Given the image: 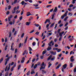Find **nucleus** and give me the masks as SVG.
Returning <instances> with one entry per match:
<instances>
[{"label": "nucleus", "mask_w": 76, "mask_h": 76, "mask_svg": "<svg viewBox=\"0 0 76 76\" xmlns=\"http://www.w3.org/2000/svg\"><path fill=\"white\" fill-rule=\"evenodd\" d=\"M6 57H8L7 58H6L5 59V66H6L7 64V62L9 61V59L10 58V56H9V55L7 54L6 55Z\"/></svg>", "instance_id": "obj_1"}, {"label": "nucleus", "mask_w": 76, "mask_h": 76, "mask_svg": "<svg viewBox=\"0 0 76 76\" xmlns=\"http://www.w3.org/2000/svg\"><path fill=\"white\" fill-rule=\"evenodd\" d=\"M66 67H67V64H65L61 68V71L63 72H64V69H66Z\"/></svg>", "instance_id": "obj_2"}, {"label": "nucleus", "mask_w": 76, "mask_h": 76, "mask_svg": "<svg viewBox=\"0 0 76 76\" xmlns=\"http://www.w3.org/2000/svg\"><path fill=\"white\" fill-rule=\"evenodd\" d=\"M53 40H51V41L49 43H48V45L49 46H50V47H52L51 45V44H52V45H54V43H53Z\"/></svg>", "instance_id": "obj_3"}, {"label": "nucleus", "mask_w": 76, "mask_h": 76, "mask_svg": "<svg viewBox=\"0 0 76 76\" xmlns=\"http://www.w3.org/2000/svg\"><path fill=\"white\" fill-rule=\"evenodd\" d=\"M12 17L13 16H12V15H11L10 16L8 17V22H10V21L11 20V19L12 18Z\"/></svg>", "instance_id": "obj_4"}, {"label": "nucleus", "mask_w": 76, "mask_h": 76, "mask_svg": "<svg viewBox=\"0 0 76 76\" xmlns=\"http://www.w3.org/2000/svg\"><path fill=\"white\" fill-rule=\"evenodd\" d=\"M57 7H56L54 10L53 11V13L54 12H57Z\"/></svg>", "instance_id": "obj_5"}, {"label": "nucleus", "mask_w": 76, "mask_h": 76, "mask_svg": "<svg viewBox=\"0 0 76 76\" xmlns=\"http://www.w3.org/2000/svg\"><path fill=\"white\" fill-rule=\"evenodd\" d=\"M61 64H59L58 65L56 68V69H58L60 67V66H61Z\"/></svg>", "instance_id": "obj_6"}, {"label": "nucleus", "mask_w": 76, "mask_h": 76, "mask_svg": "<svg viewBox=\"0 0 76 76\" xmlns=\"http://www.w3.org/2000/svg\"><path fill=\"white\" fill-rule=\"evenodd\" d=\"M51 50V48L50 46H48L47 49V51H50Z\"/></svg>", "instance_id": "obj_7"}, {"label": "nucleus", "mask_w": 76, "mask_h": 76, "mask_svg": "<svg viewBox=\"0 0 76 76\" xmlns=\"http://www.w3.org/2000/svg\"><path fill=\"white\" fill-rule=\"evenodd\" d=\"M30 23H31V22H27L26 23V25L29 26L30 25Z\"/></svg>", "instance_id": "obj_8"}, {"label": "nucleus", "mask_w": 76, "mask_h": 76, "mask_svg": "<svg viewBox=\"0 0 76 76\" xmlns=\"http://www.w3.org/2000/svg\"><path fill=\"white\" fill-rule=\"evenodd\" d=\"M28 36H27L24 41V44H26V41H27V40L28 39Z\"/></svg>", "instance_id": "obj_9"}, {"label": "nucleus", "mask_w": 76, "mask_h": 76, "mask_svg": "<svg viewBox=\"0 0 76 76\" xmlns=\"http://www.w3.org/2000/svg\"><path fill=\"white\" fill-rule=\"evenodd\" d=\"M56 15V13H54L52 15V16L51 18V19H52V20H53L54 19V15Z\"/></svg>", "instance_id": "obj_10"}, {"label": "nucleus", "mask_w": 76, "mask_h": 76, "mask_svg": "<svg viewBox=\"0 0 76 76\" xmlns=\"http://www.w3.org/2000/svg\"><path fill=\"white\" fill-rule=\"evenodd\" d=\"M52 57V55H50L49 57L48 58L47 60H49L51 59V58Z\"/></svg>", "instance_id": "obj_11"}, {"label": "nucleus", "mask_w": 76, "mask_h": 76, "mask_svg": "<svg viewBox=\"0 0 76 76\" xmlns=\"http://www.w3.org/2000/svg\"><path fill=\"white\" fill-rule=\"evenodd\" d=\"M20 10L19 11L18 10H17L16 12V14H18V13H20Z\"/></svg>", "instance_id": "obj_12"}, {"label": "nucleus", "mask_w": 76, "mask_h": 76, "mask_svg": "<svg viewBox=\"0 0 76 76\" xmlns=\"http://www.w3.org/2000/svg\"><path fill=\"white\" fill-rule=\"evenodd\" d=\"M3 61V58H1L0 59V63H1L2 61Z\"/></svg>", "instance_id": "obj_13"}, {"label": "nucleus", "mask_w": 76, "mask_h": 76, "mask_svg": "<svg viewBox=\"0 0 76 76\" xmlns=\"http://www.w3.org/2000/svg\"><path fill=\"white\" fill-rule=\"evenodd\" d=\"M11 36H12V33L11 32H9V37H11Z\"/></svg>", "instance_id": "obj_14"}, {"label": "nucleus", "mask_w": 76, "mask_h": 76, "mask_svg": "<svg viewBox=\"0 0 76 76\" xmlns=\"http://www.w3.org/2000/svg\"><path fill=\"white\" fill-rule=\"evenodd\" d=\"M45 69V66H44L43 67V66H41V67L40 68V70H42V69Z\"/></svg>", "instance_id": "obj_15"}, {"label": "nucleus", "mask_w": 76, "mask_h": 76, "mask_svg": "<svg viewBox=\"0 0 76 76\" xmlns=\"http://www.w3.org/2000/svg\"><path fill=\"white\" fill-rule=\"evenodd\" d=\"M47 53V51H43L42 53V54L43 55H44V54H45V53Z\"/></svg>", "instance_id": "obj_16"}, {"label": "nucleus", "mask_w": 76, "mask_h": 76, "mask_svg": "<svg viewBox=\"0 0 76 76\" xmlns=\"http://www.w3.org/2000/svg\"><path fill=\"white\" fill-rule=\"evenodd\" d=\"M30 12H28L26 14V16H29L30 15Z\"/></svg>", "instance_id": "obj_17"}, {"label": "nucleus", "mask_w": 76, "mask_h": 76, "mask_svg": "<svg viewBox=\"0 0 76 76\" xmlns=\"http://www.w3.org/2000/svg\"><path fill=\"white\" fill-rule=\"evenodd\" d=\"M54 23H52L51 24V25L50 26V28H52V27H53V26H54Z\"/></svg>", "instance_id": "obj_18"}, {"label": "nucleus", "mask_w": 76, "mask_h": 76, "mask_svg": "<svg viewBox=\"0 0 76 76\" xmlns=\"http://www.w3.org/2000/svg\"><path fill=\"white\" fill-rule=\"evenodd\" d=\"M37 66H38V64H35L34 67V69H36V67H37Z\"/></svg>", "instance_id": "obj_19"}, {"label": "nucleus", "mask_w": 76, "mask_h": 76, "mask_svg": "<svg viewBox=\"0 0 76 76\" xmlns=\"http://www.w3.org/2000/svg\"><path fill=\"white\" fill-rule=\"evenodd\" d=\"M35 72L34 71H32L31 72V75H33V74H35Z\"/></svg>", "instance_id": "obj_20"}, {"label": "nucleus", "mask_w": 76, "mask_h": 76, "mask_svg": "<svg viewBox=\"0 0 76 76\" xmlns=\"http://www.w3.org/2000/svg\"><path fill=\"white\" fill-rule=\"evenodd\" d=\"M9 24L10 25H12L13 24V22H12V21H10V22L9 23Z\"/></svg>", "instance_id": "obj_21"}, {"label": "nucleus", "mask_w": 76, "mask_h": 76, "mask_svg": "<svg viewBox=\"0 0 76 76\" xmlns=\"http://www.w3.org/2000/svg\"><path fill=\"white\" fill-rule=\"evenodd\" d=\"M20 67H21V65H19L18 66V70H19V69H20Z\"/></svg>", "instance_id": "obj_22"}, {"label": "nucleus", "mask_w": 76, "mask_h": 76, "mask_svg": "<svg viewBox=\"0 0 76 76\" xmlns=\"http://www.w3.org/2000/svg\"><path fill=\"white\" fill-rule=\"evenodd\" d=\"M12 13L13 14H14V13H16V11H15V10H12Z\"/></svg>", "instance_id": "obj_23"}, {"label": "nucleus", "mask_w": 76, "mask_h": 76, "mask_svg": "<svg viewBox=\"0 0 76 76\" xmlns=\"http://www.w3.org/2000/svg\"><path fill=\"white\" fill-rule=\"evenodd\" d=\"M34 32V30H31L29 33V34H32V33H33Z\"/></svg>", "instance_id": "obj_24"}, {"label": "nucleus", "mask_w": 76, "mask_h": 76, "mask_svg": "<svg viewBox=\"0 0 76 76\" xmlns=\"http://www.w3.org/2000/svg\"><path fill=\"white\" fill-rule=\"evenodd\" d=\"M21 4H22V5H24L25 4V2H24V1H22V2L21 3Z\"/></svg>", "instance_id": "obj_25"}, {"label": "nucleus", "mask_w": 76, "mask_h": 76, "mask_svg": "<svg viewBox=\"0 0 76 76\" xmlns=\"http://www.w3.org/2000/svg\"><path fill=\"white\" fill-rule=\"evenodd\" d=\"M8 47V45H6V46L5 48V50L6 51V50H7V47Z\"/></svg>", "instance_id": "obj_26"}, {"label": "nucleus", "mask_w": 76, "mask_h": 76, "mask_svg": "<svg viewBox=\"0 0 76 76\" xmlns=\"http://www.w3.org/2000/svg\"><path fill=\"white\" fill-rule=\"evenodd\" d=\"M32 44L33 46H35V44H36V43L35 42H34L32 43Z\"/></svg>", "instance_id": "obj_27"}, {"label": "nucleus", "mask_w": 76, "mask_h": 76, "mask_svg": "<svg viewBox=\"0 0 76 76\" xmlns=\"http://www.w3.org/2000/svg\"><path fill=\"white\" fill-rule=\"evenodd\" d=\"M34 25L35 26H37V27H38V26H39V24H37L36 23H35V24H34Z\"/></svg>", "instance_id": "obj_28"}, {"label": "nucleus", "mask_w": 76, "mask_h": 76, "mask_svg": "<svg viewBox=\"0 0 76 76\" xmlns=\"http://www.w3.org/2000/svg\"><path fill=\"white\" fill-rule=\"evenodd\" d=\"M28 48L29 49V51H31L32 50V49L31 48V47H29Z\"/></svg>", "instance_id": "obj_29"}, {"label": "nucleus", "mask_w": 76, "mask_h": 76, "mask_svg": "<svg viewBox=\"0 0 76 76\" xmlns=\"http://www.w3.org/2000/svg\"><path fill=\"white\" fill-rule=\"evenodd\" d=\"M8 74H9V72H7L5 73V76H8Z\"/></svg>", "instance_id": "obj_30"}, {"label": "nucleus", "mask_w": 76, "mask_h": 76, "mask_svg": "<svg viewBox=\"0 0 76 76\" xmlns=\"http://www.w3.org/2000/svg\"><path fill=\"white\" fill-rule=\"evenodd\" d=\"M12 22H13V25H14V24H15V20L13 19L12 20Z\"/></svg>", "instance_id": "obj_31"}, {"label": "nucleus", "mask_w": 76, "mask_h": 76, "mask_svg": "<svg viewBox=\"0 0 76 76\" xmlns=\"http://www.w3.org/2000/svg\"><path fill=\"white\" fill-rule=\"evenodd\" d=\"M26 50H25L23 53V55H25V54L26 53Z\"/></svg>", "instance_id": "obj_32"}, {"label": "nucleus", "mask_w": 76, "mask_h": 76, "mask_svg": "<svg viewBox=\"0 0 76 76\" xmlns=\"http://www.w3.org/2000/svg\"><path fill=\"white\" fill-rule=\"evenodd\" d=\"M30 74V71H29L27 73L26 75L27 76L29 75Z\"/></svg>", "instance_id": "obj_33"}, {"label": "nucleus", "mask_w": 76, "mask_h": 76, "mask_svg": "<svg viewBox=\"0 0 76 76\" xmlns=\"http://www.w3.org/2000/svg\"><path fill=\"white\" fill-rule=\"evenodd\" d=\"M70 67H73V64H72V63H70Z\"/></svg>", "instance_id": "obj_34"}, {"label": "nucleus", "mask_w": 76, "mask_h": 76, "mask_svg": "<svg viewBox=\"0 0 76 76\" xmlns=\"http://www.w3.org/2000/svg\"><path fill=\"white\" fill-rule=\"evenodd\" d=\"M60 31H61V29H58L57 31L58 33L60 34Z\"/></svg>", "instance_id": "obj_35"}, {"label": "nucleus", "mask_w": 76, "mask_h": 76, "mask_svg": "<svg viewBox=\"0 0 76 76\" xmlns=\"http://www.w3.org/2000/svg\"><path fill=\"white\" fill-rule=\"evenodd\" d=\"M23 18V17H22V16H21L19 18L20 20H22V19Z\"/></svg>", "instance_id": "obj_36"}, {"label": "nucleus", "mask_w": 76, "mask_h": 76, "mask_svg": "<svg viewBox=\"0 0 76 76\" xmlns=\"http://www.w3.org/2000/svg\"><path fill=\"white\" fill-rule=\"evenodd\" d=\"M17 1H18V0H15L14 2V4H16V3H17Z\"/></svg>", "instance_id": "obj_37"}, {"label": "nucleus", "mask_w": 76, "mask_h": 76, "mask_svg": "<svg viewBox=\"0 0 76 76\" xmlns=\"http://www.w3.org/2000/svg\"><path fill=\"white\" fill-rule=\"evenodd\" d=\"M39 34V32L38 31H37V32H36L35 34H36L37 35H38Z\"/></svg>", "instance_id": "obj_38"}, {"label": "nucleus", "mask_w": 76, "mask_h": 76, "mask_svg": "<svg viewBox=\"0 0 76 76\" xmlns=\"http://www.w3.org/2000/svg\"><path fill=\"white\" fill-rule=\"evenodd\" d=\"M13 69H14V67H12V68L11 69V72H12L13 70Z\"/></svg>", "instance_id": "obj_39"}, {"label": "nucleus", "mask_w": 76, "mask_h": 76, "mask_svg": "<svg viewBox=\"0 0 76 76\" xmlns=\"http://www.w3.org/2000/svg\"><path fill=\"white\" fill-rule=\"evenodd\" d=\"M52 65V64L51 63H50V64H49L48 66V68H50V66H51Z\"/></svg>", "instance_id": "obj_40"}, {"label": "nucleus", "mask_w": 76, "mask_h": 76, "mask_svg": "<svg viewBox=\"0 0 76 76\" xmlns=\"http://www.w3.org/2000/svg\"><path fill=\"white\" fill-rule=\"evenodd\" d=\"M7 38L6 37L5 39V42H7Z\"/></svg>", "instance_id": "obj_41"}, {"label": "nucleus", "mask_w": 76, "mask_h": 76, "mask_svg": "<svg viewBox=\"0 0 76 76\" xmlns=\"http://www.w3.org/2000/svg\"><path fill=\"white\" fill-rule=\"evenodd\" d=\"M73 7V5L72 4H70L69 6V7Z\"/></svg>", "instance_id": "obj_42"}, {"label": "nucleus", "mask_w": 76, "mask_h": 76, "mask_svg": "<svg viewBox=\"0 0 76 76\" xmlns=\"http://www.w3.org/2000/svg\"><path fill=\"white\" fill-rule=\"evenodd\" d=\"M61 50L60 49H58V50H57V52H60V51H61Z\"/></svg>", "instance_id": "obj_43"}, {"label": "nucleus", "mask_w": 76, "mask_h": 76, "mask_svg": "<svg viewBox=\"0 0 76 76\" xmlns=\"http://www.w3.org/2000/svg\"><path fill=\"white\" fill-rule=\"evenodd\" d=\"M16 63H15L14 64V66H12V67H14V68L16 67Z\"/></svg>", "instance_id": "obj_44"}, {"label": "nucleus", "mask_w": 76, "mask_h": 76, "mask_svg": "<svg viewBox=\"0 0 76 76\" xmlns=\"http://www.w3.org/2000/svg\"><path fill=\"white\" fill-rule=\"evenodd\" d=\"M74 73H75L76 72V67H75L74 69Z\"/></svg>", "instance_id": "obj_45"}, {"label": "nucleus", "mask_w": 76, "mask_h": 76, "mask_svg": "<svg viewBox=\"0 0 76 76\" xmlns=\"http://www.w3.org/2000/svg\"><path fill=\"white\" fill-rule=\"evenodd\" d=\"M68 24H69V23L68 22L66 23L65 25V27L67 26Z\"/></svg>", "instance_id": "obj_46"}, {"label": "nucleus", "mask_w": 76, "mask_h": 76, "mask_svg": "<svg viewBox=\"0 0 76 76\" xmlns=\"http://www.w3.org/2000/svg\"><path fill=\"white\" fill-rule=\"evenodd\" d=\"M16 32H17V31H15L14 33V35H15L16 34Z\"/></svg>", "instance_id": "obj_47"}, {"label": "nucleus", "mask_w": 76, "mask_h": 76, "mask_svg": "<svg viewBox=\"0 0 76 76\" xmlns=\"http://www.w3.org/2000/svg\"><path fill=\"white\" fill-rule=\"evenodd\" d=\"M75 1H76V0H72V4H75Z\"/></svg>", "instance_id": "obj_48"}, {"label": "nucleus", "mask_w": 76, "mask_h": 76, "mask_svg": "<svg viewBox=\"0 0 76 76\" xmlns=\"http://www.w3.org/2000/svg\"><path fill=\"white\" fill-rule=\"evenodd\" d=\"M57 25H58V24H56L55 25V26L54 27V29H56V28H57Z\"/></svg>", "instance_id": "obj_49"}, {"label": "nucleus", "mask_w": 76, "mask_h": 76, "mask_svg": "<svg viewBox=\"0 0 76 76\" xmlns=\"http://www.w3.org/2000/svg\"><path fill=\"white\" fill-rule=\"evenodd\" d=\"M37 65L38 66H40L41 65V63H40V62H39L38 63H37Z\"/></svg>", "instance_id": "obj_50"}, {"label": "nucleus", "mask_w": 76, "mask_h": 76, "mask_svg": "<svg viewBox=\"0 0 76 76\" xmlns=\"http://www.w3.org/2000/svg\"><path fill=\"white\" fill-rule=\"evenodd\" d=\"M8 9L9 10H10V9H11V6H10V5H9L8 6Z\"/></svg>", "instance_id": "obj_51"}, {"label": "nucleus", "mask_w": 76, "mask_h": 76, "mask_svg": "<svg viewBox=\"0 0 76 76\" xmlns=\"http://www.w3.org/2000/svg\"><path fill=\"white\" fill-rule=\"evenodd\" d=\"M53 8H52V9H51L49 11L50 12H52L53 11Z\"/></svg>", "instance_id": "obj_52"}, {"label": "nucleus", "mask_w": 76, "mask_h": 76, "mask_svg": "<svg viewBox=\"0 0 76 76\" xmlns=\"http://www.w3.org/2000/svg\"><path fill=\"white\" fill-rule=\"evenodd\" d=\"M15 28H13L12 30V33H14V32H15Z\"/></svg>", "instance_id": "obj_53"}, {"label": "nucleus", "mask_w": 76, "mask_h": 76, "mask_svg": "<svg viewBox=\"0 0 76 76\" xmlns=\"http://www.w3.org/2000/svg\"><path fill=\"white\" fill-rule=\"evenodd\" d=\"M23 36H24V33H23L21 35V38H23Z\"/></svg>", "instance_id": "obj_54"}, {"label": "nucleus", "mask_w": 76, "mask_h": 76, "mask_svg": "<svg viewBox=\"0 0 76 76\" xmlns=\"http://www.w3.org/2000/svg\"><path fill=\"white\" fill-rule=\"evenodd\" d=\"M54 58H55V56H53V58H51V60L52 61H53V60H54Z\"/></svg>", "instance_id": "obj_55"}, {"label": "nucleus", "mask_w": 76, "mask_h": 76, "mask_svg": "<svg viewBox=\"0 0 76 76\" xmlns=\"http://www.w3.org/2000/svg\"><path fill=\"white\" fill-rule=\"evenodd\" d=\"M18 51V49L17 48H16L15 50V53H17V51Z\"/></svg>", "instance_id": "obj_56"}, {"label": "nucleus", "mask_w": 76, "mask_h": 76, "mask_svg": "<svg viewBox=\"0 0 76 76\" xmlns=\"http://www.w3.org/2000/svg\"><path fill=\"white\" fill-rule=\"evenodd\" d=\"M63 26V24H60L59 25V26L60 27H61V26Z\"/></svg>", "instance_id": "obj_57"}, {"label": "nucleus", "mask_w": 76, "mask_h": 76, "mask_svg": "<svg viewBox=\"0 0 76 76\" xmlns=\"http://www.w3.org/2000/svg\"><path fill=\"white\" fill-rule=\"evenodd\" d=\"M58 46V44H56L55 45V47H57Z\"/></svg>", "instance_id": "obj_58"}, {"label": "nucleus", "mask_w": 76, "mask_h": 76, "mask_svg": "<svg viewBox=\"0 0 76 76\" xmlns=\"http://www.w3.org/2000/svg\"><path fill=\"white\" fill-rule=\"evenodd\" d=\"M17 18H18V15H15L14 17V19H16Z\"/></svg>", "instance_id": "obj_59"}, {"label": "nucleus", "mask_w": 76, "mask_h": 76, "mask_svg": "<svg viewBox=\"0 0 76 76\" xmlns=\"http://www.w3.org/2000/svg\"><path fill=\"white\" fill-rule=\"evenodd\" d=\"M45 45V43H44L43 44V45H42V47H44V46Z\"/></svg>", "instance_id": "obj_60"}, {"label": "nucleus", "mask_w": 76, "mask_h": 76, "mask_svg": "<svg viewBox=\"0 0 76 76\" xmlns=\"http://www.w3.org/2000/svg\"><path fill=\"white\" fill-rule=\"evenodd\" d=\"M9 13H10V12H9V11H7V15H9Z\"/></svg>", "instance_id": "obj_61"}, {"label": "nucleus", "mask_w": 76, "mask_h": 76, "mask_svg": "<svg viewBox=\"0 0 76 76\" xmlns=\"http://www.w3.org/2000/svg\"><path fill=\"white\" fill-rule=\"evenodd\" d=\"M64 17H66V16H67V14L66 13H65V14H64L63 15Z\"/></svg>", "instance_id": "obj_62"}, {"label": "nucleus", "mask_w": 76, "mask_h": 76, "mask_svg": "<svg viewBox=\"0 0 76 76\" xmlns=\"http://www.w3.org/2000/svg\"><path fill=\"white\" fill-rule=\"evenodd\" d=\"M64 18V15H62L61 16V18L63 19Z\"/></svg>", "instance_id": "obj_63"}, {"label": "nucleus", "mask_w": 76, "mask_h": 76, "mask_svg": "<svg viewBox=\"0 0 76 76\" xmlns=\"http://www.w3.org/2000/svg\"><path fill=\"white\" fill-rule=\"evenodd\" d=\"M59 36H60V37H62V34H61V33H59Z\"/></svg>", "instance_id": "obj_64"}]
</instances>
